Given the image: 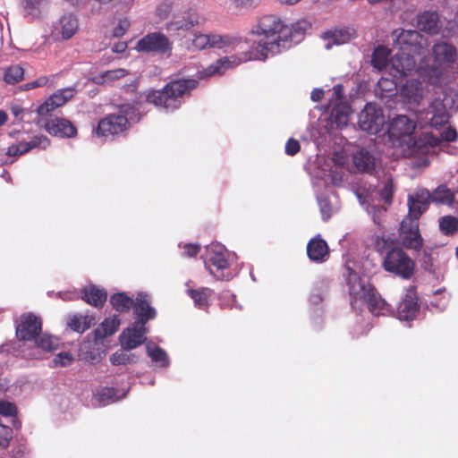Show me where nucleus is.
<instances>
[{"label":"nucleus","mask_w":458,"mask_h":458,"mask_svg":"<svg viewBox=\"0 0 458 458\" xmlns=\"http://www.w3.org/2000/svg\"><path fill=\"white\" fill-rule=\"evenodd\" d=\"M229 64L228 58L219 59L206 69L198 71L196 78L174 79L161 89H149L145 95V100L157 107L174 112L182 106L184 98L191 95V92L199 86V80L222 74L229 67Z\"/></svg>","instance_id":"1"},{"label":"nucleus","mask_w":458,"mask_h":458,"mask_svg":"<svg viewBox=\"0 0 458 458\" xmlns=\"http://www.w3.org/2000/svg\"><path fill=\"white\" fill-rule=\"evenodd\" d=\"M286 32L285 23L279 16L267 14L260 17L251 29L253 35L263 37L256 47L259 57L265 60L268 54L279 53Z\"/></svg>","instance_id":"2"},{"label":"nucleus","mask_w":458,"mask_h":458,"mask_svg":"<svg viewBox=\"0 0 458 458\" xmlns=\"http://www.w3.org/2000/svg\"><path fill=\"white\" fill-rule=\"evenodd\" d=\"M382 267L402 279H411L415 273V261L400 246L391 248L382 258Z\"/></svg>","instance_id":"3"},{"label":"nucleus","mask_w":458,"mask_h":458,"mask_svg":"<svg viewBox=\"0 0 458 458\" xmlns=\"http://www.w3.org/2000/svg\"><path fill=\"white\" fill-rule=\"evenodd\" d=\"M392 38L394 47L413 55H425L429 47L428 38L416 30L395 29Z\"/></svg>","instance_id":"4"},{"label":"nucleus","mask_w":458,"mask_h":458,"mask_svg":"<svg viewBox=\"0 0 458 458\" xmlns=\"http://www.w3.org/2000/svg\"><path fill=\"white\" fill-rule=\"evenodd\" d=\"M134 49L140 53L170 56L173 42L163 32H149L137 41Z\"/></svg>","instance_id":"5"},{"label":"nucleus","mask_w":458,"mask_h":458,"mask_svg":"<svg viewBox=\"0 0 458 458\" xmlns=\"http://www.w3.org/2000/svg\"><path fill=\"white\" fill-rule=\"evenodd\" d=\"M358 124L362 131L377 134L385 124L381 107L375 103H368L359 114Z\"/></svg>","instance_id":"6"},{"label":"nucleus","mask_w":458,"mask_h":458,"mask_svg":"<svg viewBox=\"0 0 458 458\" xmlns=\"http://www.w3.org/2000/svg\"><path fill=\"white\" fill-rule=\"evenodd\" d=\"M238 42V39L228 35L195 33L187 48L191 51L207 48H224Z\"/></svg>","instance_id":"7"},{"label":"nucleus","mask_w":458,"mask_h":458,"mask_svg":"<svg viewBox=\"0 0 458 458\" xmlns=\"http://www.w3.org/2000/svg\"><path fill=\"white\" fill-rule=\"evenodd\" d=\"M399 236L403 248L419 251L423 246V238L419 229V222L404 217L400 225Z\"/></svg>","instance_id":"8"},{"label":"nucleus","mask_w":458,"mask_h":458,"mask_svg":"<svg viewBox=\"0 0 458 458\" xmlns=\"http://www.w3.org/2000/svg\"><path fill=\"white\" fill-rule=\"evenodd\" d=\"M205 267L209 274L217 280H228L230 278V274L225 273L229 268L228 253L221 248L209 251L205 260Z\"/></svg>","instance_id":"9"},{"label":"nucleus","mask_w":458,"mask_h":458,"mask_svg":"<svg viewBox=\"0 0 458 458\" xmlns=\"http://www.w3.org/2000/svg\"><path fill=\"white\" fill-rule=\"evenodd\" d=\"M125 116L119 114H110L102 118L96 128V134L99 137H114L121 135L128 130Z\"/></svg>","instance_id":"10"},{"label":"nucleus","mask_w":458,"mask_h":458,"mask_svg":"<svg viewBox=\"0 0 458 458\" xmlns=\"http://www.w3.org/2000/svg\"><path fill=\"white\" fill-rule=\"evenodd\" d=\"M147 333L148 327L145 325L134 321L119 336L122 348L123 350H132L139 347L147 340Z\"/></svg>","instance_id":"11"},{"label":"nucleus","mask_w":458,"mask_h":458,"mask_svg":"<svg viewBox=\"0 0 458 458\" xmlns=\"http://www.w3.org/2000/svg\"><path fill=\"white\" fill-rule=\"evenodd\" d=\"M415 128L414 121L406 115H398L391 121L387 131L391 140L403 143L407 141V138H411Z\"/></svg>","instance_id":"12"},{"label":"nucleus","mask_w":458,"mask_h":458,"mask_svg":"<svg viewBox=\"0 0 458 458\" xmlns=\"http://www.w3.org/2000/svg\"><path fill=\"white\" fill-rule=\"evenodd\" d=\"M41 329L40 318L29 313L21 317V322L16 327V335L20 341H31L36 339Z\"/></svg>","instance_id":"13"},{"label":"nucleus","mask_w":458,"mask_h":458,"mask_svg":"<svg viewBox=\"0 0 458 458\" xmlns=\"http://www.w3.org/2000/svg\"><path fill=\"white\" fill-rule=\"evenodd\" d=\"M344 276H345L346 284L349 288L352 305L358 300H363L370 292L369 290L374 287L370 284L362 281L358 273L350 267H346V273H344Z\"/></svg>","instance_id":"14"},{"label":"nucleus","mask_w":458,"mask_h":458,"mask_svg":"<svg viewBox=\"0 0 458 458\" xmlns=\"http://www.w3.org/2000/svg\"><path fill=\"white\" fill-rule=\"evenodd\" d=\"M450 118L445 105L440 98L434 99L425 112V123L437 128L448 123Z\"/></svg>","instance_id":"15"},{"label":"nucleus","mask_w":458,"mask_h":458,"mask_svg":"<svg viewBox=\"0 0 458 458\" xmlns=\"http://www.w3.org/2000/svg\"><path fill=\"white\" fill-rule=\"evenodd\" d=\"M418 297L416 287L410 286L403 300L397 308V317L400 320L410 321L414 319L419 313Z\"/></svg>","instance_id":"16"},{"label":"nucleus","mask_w":458,"mask_h":458,"mask_svg":"<svg viewBox=\"0 0 458 458\" xmlns=\"http://www.w3.org/2000/svg\"><path fill=\"white\" fill-rule=\"evenodd\" d=\"M50 146V140L45 135H36L30 141H20L12 144L7 148L6 155L8 157H20L30 152L31 149L38 148L46 149Z\"/></svg>","instance_id":"17"},{"label":"nucleus","mask_w":458,"mask_h":458,"mask_svg":"<svg viewBox=\"0 0 458 458\" xmlns=\"http://www.w3.org/2000/svg\"><path fill=\"white\" fill-rule=\"evenodd\" d=\"M442 21L437 11L426 10L418 13L416 18L417 28L430 35L438 34L442 29Z\"/></svg>","instance_id":"18"},{"label":"nucleus","mask_w":458,"mask_h":458,"mask_svg":"<svg viewBox=\"0 0 458 458\" xmlns=\"http://www.w3.org/2000/svg\"><path fill=\"white\" fill-rule=\"evenodd\" d=\"M133 313L135 321L146 325L150 319L157 316L156 310L150 306L148 295L144 293H139L135 301H133Z\"/></svg>","instance_id":"19"},{"label":"nucleus","mask_w":458,"mask_h":458,"mask_svg":"<svg viewBox=\"0 0 458 458\" xmlns=\"http://www.w3.org/2000/svg\"><path fill=\"white\" fill-rule=\"evenodd\" d=\"M429 191L422 190L413 196L408 197V214L405 217H411L419 222L420 216L428 209L429 204Z\"/></svg>","instance_id":"20"},{"label":"nucleus","mask_w":458,"mask_h":458,"mask_svg":"<svg viewBox=\"0 0 458 458\" xmlns=\"http://www.w3.org/2000/svg\"><path fill=\"white\" fill-rule=\"evenodd\" d=\"M200 24V17L195 11H189L181 16H176L165 23V30L168 32L179 33L188 31L191 28Z\"/></svg>","instance_id":"21"},{"label":"nucleus","mask_w":458,"mask_h":458,"mask_svg":"<svg viewBox=\"0 0 458 458\" xmlns=\"http://www.w3.org/2000/svg\"><path fill=\"white\" fill-rule=\"evenodd\" d=\"M74 96V89L71 88L63 89L54 93L37 111L39 115H47L55 108L64 106Z\"/></svg>","instance_id":"22"},{"label":"nucleus","mask_w":458,"mask_h":458,"mask_svg":"<svg viewBox=\"0 0 458 458\" xmlns=\"http://www.w3.org/2000/svg\"><path fill=\"white\" fill-rule=\"evenodd\" d=\"M432 55L435 64L449 66L457 59L456 47L446 42H438L432 47Z\"/></svg>","instance_id":"23"},{"label":"nucleus","mask_w":458,"mask_h":458,"mask_svg":"<svg viewBox=\"0 0 458 458\" xmlns=\"http://www.w3.org/2000/svg\"><path fill=\"white\" fill-rule=\"evenodd\" d=\"M44 128L49 134L60 138H72L77 134L76 127L65 118L52 119L45 123Z\"/></svg>","instance_id":"24"},{"label":"nucleus","mask_w":458,"mask_h":458,"mask_svg":"<svg viewBox=\"0 0 458 458\" xmlns=\"http://www.w3.org/2000/svg\"><path fill=\"white\" fill-rule=\"evenodd\" d=\"M311 28V23L307 20H299L295 23L288 26L285 24L287 32L284 34L283 38V47H290L291 44H297L303 38L304 34L307 30Z\"/></svg>","instance_id":"25"},{"label":"nucleus","mask_w":458,"mask_h":458,"mask_svg":"<svg viewBox=\"0 0 458 458\" xmlns=\"http://www.w3.org/2000/svg\"><path fill=\"white\" fill-rule=\"evenodd\" d=\"M412 53L403 52L396 53L390 60L392 67L401 75L406 76L415 70L417 63Z\"/></svg>","instance_id":"26"},{"label":"nucleus","mask_w":458,"mask_h":458,"mask_svg":"<svg viewBox=\"0 0 458 458\" xmlns=\"http://www.w3.org/2000/svg\"><path fill=\"white\" fill-rule=\"evenodd\" d=\"M307 254L314 262H324L329 257V249L327 242L320 237H314L307 244Z\"/></svg>","instance_id":"27"},{"label":"nucleus","mask_w":458,"mask_h":458,"mask_svg":"<svg viewBox=\"0 0 458 458\" xmlns=\"http://www.w3.org/2000/svg\"><path fill=\"white\" fill-rule=\"evenodd\" d=\"M79 30L78 19L72 14H64L55 27L56 34H60L64 40L72 38Z\"/></svg>","instance_id":"28"},{"label":"nucleus","mask_w":458,"mask_h":458,"mask_svg":"<svg viewBox=\"0 0 458 458\" xmlns=\"http://www.w3.org/2000/svg\"><path fill=\"white\" fill-rule=\"evenodd\" d=\"M429 199L437 205L452 206L454 202V192L445 184H440L433 191H429Z\"/></svg>","instance_id":"29"},{"label":"nucleus","mask_w":458,"mask_h":458,"mask_svg":"<svg viewBox=\"0 0 458 458\" xmlns=\"http://www.w3.org/2000/svg\"><path fill=\"white\" fill-rule=\"evenodd\" d=\"M356 36V31L352 28H340L327 30L323 33L325 39H331L335 45L348 43Z\"/></svg>","instance_id":"30"},{"label":"nucleus","mask_w":458,"mask_h":458,"mask_svg":"<svg viewBox=\"0 0 458 458\" xmlns=\"http://www.w3.org/2000/svg\"><path fill=\"white\" fill-rule=\"evenodd\" d=\"M120 319L117 316L106 318L93 332L95 341L102 340L107 336L113 335L119 328Z\"/></svg>","instance_id":"31"},{"label":"nucleus","mask_w":458,"mask_h":458,"mask_svg":"<svg viewBox=\"0 0 458 458\" xmlns=\"http://www.w3.org/2000/svg\"><path fill=\"white\" fill-rule=\"evenodd\" d=\"M81 298L87 303L96 308H100L106 301L107 293L103 289H99L95 285H91L82 291Z\"/></svg>","instance_id":"32"},{"label":"nucleus","mask_w":458,"mask_h":458,"mask_svg":"<svg viewBox=\"0 0 458 458\" xmlns=\"http://www.w3.org/2000/svg\"><path fill=\"white\" fill-rule=\"evenodd\" d=\"M353 163L360 172L372 174L375 170V157L364 148L359 150L353 156Z\"/></svg>","instance_id":"33"},{"label":"nucleus","mask_w":458,"mask_h":458,"mask_svg":"<svg viewBox=\"0 0 458 458\" xmlns=\"http://www.w3.org/2000/svg\"><path fill=\"white\" fill-rule=\"evenodd\" d=\"M49 0H21V7L25 17L39 18Z\"/></svg>","instance_id":"34"},{"label":"nucleus","mask_w":458,"mask_h":458,"mask_svg":"<svg viewBox=\"0 0 458 458\" xmlns=\"http://www.w3.org/2000/svg\"><path fill=\"white\" fill-rule=\"evenodd\" d=\"M186 293L192 299L196 307L206 309L209 305V299L213 295L214 291L208 287H201L199 289L189 288L186 290Z\"/></svg>","instance_id":"35"},{"label":"nucleus","mask_w":458,"mask_h":458,"mask_svg":"<svg viewBox=\"0 0 458 458\" xmlns=\"http://www.w3.org/2000/svg\"><path fill=\"white\" fill-rule=\"evenodd\" d=\"M369 291L370 292L368 295L363 299L367 303L369 311L377 316L384 314V311L387 310L386 302L380 297L375 287Z\"/></svg>","instance_id":"36"},{"label":"nucleus","mask_w":458,"mask_h":458,"mask_svg":"<svg viewBox=\"0 0 458 458\" xmlns=\"http://www.w3.org/2000/svg\"><path fill=\"white\" fill-rule=\"evenodd\" d=\"M94 321L95 318L91 316L72 315L67 319V326L74 332L84 333Z\"/></svg>","instance_id":"37"},{"label":"nucleus","mask_w":458,"mask_h":458,"mask_svg":"<svg viewBox=\"0 0 458 458\" xmlns=\"http://www.w3.org/2000/svg\"><path fill=\"white\" fill-rule=\"evenodd\" d=\"M140 103H125L119 106V115L125 116L128 127L130 123H139L140 121L143 114L140 113Z\"/></svg>","instance_id":"38"},{"label":"nucleus","mask_w":458,"mask_h":458,"mask_svg":"<svg viewBox=\"0 0 458 458\" xmlns=\"http://www.w3.org/2000/svg\"><path fill=\"white\" fill-rule=\"evenodd\" d=\"M401 95L408 102H418L421 97L420 83L415 80L407 81L401 89Z\"/></svg>","instance_id":"39"},{"label":"nucleus","mask_w":458,"mask_h":458,"mask_svg":"<svg viewBox=\"0 0 458 458\" xmlns=\"http://www.w3.org/2000/svg\"><path fill=\"white\" fill-rule=\"evenodd\" d=\"M440 232L445 236H454L458 233V218L448 215L438 220Z\"/></svg>","instance_id":"40"},{"label":"nucleus","mask_w":458,"mask_h":458,"mask_svg":"<svg viewBox=\"0 0 458 458\" xmlns=\"http://www.w3.org/2000/svg\"><path fill=\"white\" fill-rule=\"evenodd\" d=\"M110 302L118 312H127L133 305V300L124 293L113 294L110 298Z\"/></svg>","instance_id":"41"},{"label":"nucleus","mask_w":458,"mask_h":458,"mask_svg":"<svg viewBox=\"0 0 458 458\" xmlns=\"http://www.w3.org/2000/svg\"><path fill=\"white\" fill-rule=\"evenodd\" d=\"M350 106L345 104L335 106L332 110V118L336 127L342 128L347 125L349 121Z\"/></svg>","instance_id":"42"},{"label":"nucleus","mask_w":458,"mask_h":458,"mask_svg":"<svg viewBox=\"0 0 458 458\" xmlns=\"http://www.w3.org/2000/svg\"><path fill=\"white\" fill-rule=\"evenodd\" d=\"M388 55L389 52L385 47H377L372 53V65L378 70L385 69L388 63Z\"/></svg>","instance_id":"43"},{"label":"nucleus","mask_w":458,"mask_h":458,"mask_svg":"<svg viewBox=\"0 0 458 458\" xmlns=\"http://www.w3.org/2000/svg\"><path fill=\"white\" fill-rule=\"evenodd\" d=\"M373 243L375 250L382 256L386 254L388 250H390L391 248H395V246H397L395 240L385 235L376 236Z\"/></svg>","instance_id":"44"},{"label":"nucleus","mask_w":458,"mask_h":458,"mask_svg":"<svg viewBox=\"0 0 458 458\" xmlns=\"http://www.w3.org/2000/svg\"><path fill=\"white\" fill-rule=\"evenodd\" d=\"M24 70L21 66L11 65L4 71V80L8 84H15L23 80Z\"/></svg>","instance_id":"45"},{"label":"nucleus","mask_w":458,"mask_h":458,"mask_svg":"<svg viewBox=\"0 0 458 458\" xmlns=\"http://www.w3.org/2000/svg\"><path fill=\"white\" fill-rule=\"evenodd\" d=\"M125 350H119L112 353L109 357V360L113 365H125L134 363L136 361V356L134 354L127 353Z\"/></svg>","instance_id":"46"},{"label":"nucleus","mask_w":458,"mask_h":458,"mask_svg":"<svg viewBox=\"0 0 458 458\" xmlns=\"http://www.w3.org/2000/svg\"><path fill=\"white\" fill-rule=\"evenodd\" d=\"M148 354L151 358L153 361L160 362L162 367H167L169 364V360L167 353L165 350L160 348L159 346H147Z\"/></svg>","instance_id":"47"},{"label":"nucleus","mask_w":458,"mask_h":458,"mask_svg":"<svg viewBox=\"0 0 458 458\" xmlns=\"http://www.w3.org/2000/svg\"><path fill=\"white\" fill-rule=\"evenodd\" d=\"M445 66H439L438 64H433L426 70L428 82L431 84H438L441 82L443 72Z\"/></svg>","instance_id":"48"},{"label":"nucleus","mask_w":458,"mask_h":458,"mask_svg":"<svg viewBox=\"0 0 458 458\" xmlns=\"http://www.w3.org/2000/svg\"><path fill=\"white\" fill-rule=\"evenodd\" d=\"M394 192V181L391 176H388L386 180L384 182V185L380 190V196L386 203L390 204L393 200Z\"/></svg>","instance_id":"49"},{"label":"nucleus","mask_w":458,"mask_h":458,"mask_svg":"<svg viewBox=\"0 0 458 458\" xmlns=\"http://www.w3.org/2000/svg\"><path fill=\"white\" fill-rule=\"evenodd\" d=\"M36 344L38 348L48 352L55 350L58 345L57 339L47 335H43L38 339H36Z\"/></svg>","instance_id":"50"},{"label":"nucleus","mask_w":458,"mask_h":458,"mask_svg":"<svg viewBox=\"0 0 458 458\" xmlns=\"http://www.w3.org/2000/svg\"><path fill=\"white\" fill-rule=\"evenodd\" d=\"M128 74V72L125 69L119 68L114 70L106 71L101 73V78L105 82L114 81L115 80H119L123 78Z\"/></svg>","instance_id":"51"},{"label":"nucleus","mask_w":458,"mask_h":458,"mask_svg":"<svg viewBox=\"0 0 458 458\" xmlns=\"http://www.w3.org/2000/svg\"><path fill=\"white\" fill-rule=\"evenodd\" d=\"M98 395L101 402H114L117 396V390L114 387H105L99 391Z\"/></svg>","instance_id":"52"},{"label":"nucleus","mask_w":458,"mask_h":458,"mask_svg":"<svg viewBox=\"0 0 458 458\" xmlns=\"http://www.w3.org/2000/svg\"><path fill=\"white\" fill-rule=\"evenodd\" d=\"M73 360V356L71 353L60 352L53 359V363L55 367H65L71 365Z\"/></svg>","instance_id":"53"},{"label":"nucleus","mask_w":458,"mask_h":458,"mask_svg":"<svg viewBox=\"0 0 458 458\" xmlns=\"http://www.w3.org/2000/svg\"><path fill=\"white\" fill-rule=\"evenodd\" d=\"M130 21L126 18L119 21L118 24L114 28L113 35L115 38H121L130 28Z\"/></svg>","instance_id":"54"},{"label":"nucleus","mask_w":458,"mask_h":458,"mask_svg":"<svg viewBox=\"0 0 458 458\" xmlns=\"http://www.w3.org/2000/svg\"><path fill=\"white\" fill-rule=\"evenodd\" d=\"M300 149H301V144L297 140H295L293 138H290L286 141L284 150L288 156L296 155L300 151Z\"/></svg>","instance_id":"55"},{"label":"nucleus","mask_w":458,"mask_h":458,"mask_svg":"<svg viewBox=\"0 0 458 458\" xmlns=\"http://www.w3.org/2000/svg\"><path fill=\"white\" fill-rule=\"evenodd\" d=\"M318 205L323 219L327 220L332 214L330 201L327 199H318Z\"/></svg>","instance_id":"56"},{"label":"nucleus","mask_w":458,"mask_h":458,"mask_svg":"<svg viewBox=\"0 0 458 458\" xmlns=\"http://www.w3.org/2000/svg\"><path fill=\"white\" fill-rule=\"evenodd\" d=\"M182 256L187 258H193L198 255V253L200 250V245L199 244H192V243H187L184 244L182 247Z\"/></svg>","instance_id":"57"},{"label":"nucleus","mask_w":458,"mask_h":458,"mask_svg":"<svg viewBox=\"0 0 458 458\" xmlns=\"http://www.w3.org/2000/svg\"><path fill=\"white\" fill-rule=\"evenodd\" d=\"M17 411L16 406L9 402H0V414L4 416L14 415Z\"/></svg>","instance_id":"58"},{"label":"nucleus","mask_w":458,"mask_h":458,"mask_svg":"<svg viewBox=\"0 0 458 458\" xmlns=\"http://www.w3.org/2000/svg\"><path fill=\"white\" fill-rule=\"evenodd\" d=\"M12 429L0 423V446H6L11 438Z\"/></svg>","instance_id":"59"},{"label":"nucleus","mask_w":458,"mask_h":458,"mask_svg":"<svg viewBox=\"0 0 458 458\" xmlns=\"http://www.w3.org/2000/svg\"><path fill=\"white\" fill-rule=\"evenodd\" d=\"M441 139L443 140L452 142L455 141L458 138V133L454 128L447 127L441 132Z\"/></svg>","instance_id":"60"},{"label":"nucleus","mask_w":458,"mask_h":458,"mask_svg":"<svg viewBox=\"0 0 458 458\" xmlns=\"http://www.w3.org/2000/svg\"><path fill=\"white\" fill-rule=\"evenodd\" d=\"M48 82V79L46 76H41L38 79L35 80L34 81L29 82L25 85L27 89H32L35 88L42 87L47 85Z\"/></svg>","instance_id":"61"},{"label":"nucleus","mask_w":458,"mask_h":458,"mask_svg":"<svg viewBox=\"0 0 458 458\" xmlns=\"http://www.w3.org/2000/svg\"><path fill=\"white\" fill-rule=\"evenodd\" d=\"M377 84L382 90L391 91L395 88L394 81L386 78H381Z\"/></svg>","instance_id":"62"},{"label":"nucleus","mask_w":458,"mask_h":458,"mask_svg":"<svg viewBox=\"0 0 458 458\" xmlns=\"http://www.w3.org/2000/svg\"><path fill=\"white\" fill-rule=\"evenodd\" d=\"M324 90L321 89H315L311 91L310 98L314 102H318L324 98Z\"/></svg>","instance_id":"63"},{"label":"nucleus","mask_w":458,"mask_h":458,"mask_svg":"<svg viewBox=\"0 0 458 458\" xmlns=\"http://www.w3.org/2000/svg\"><path fill=\"white\" fill-rule=\"evenodd\" d=\"M24 134L25 132L22 131H19V130H12L8 132V135L13 138V139H16L17 140L20 141H24Z\"/></svg>","instance_id":"64"}]
</instances>
